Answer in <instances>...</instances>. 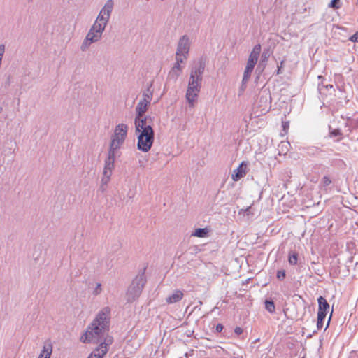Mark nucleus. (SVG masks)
I'll return each instance as SVG.
<instances>
[{"instance_id": "obj_11", "label": "nucleus", "mask_w": 358, "mask_h": 358, "mask_svg": "<svg viewBox=\"0 0 358 358\" xmlns=\"http://www.w3.org/2000/svg\"><path fill=\"white\" fill-rule=\"evenodd\" d=\"M248 163L245 161L242 162L238 167L234 171L231 178L234 181H238L243 178L247 173Z\"/></svg>"}, {"instance_id": "obj_21", "label": "nucleus", "mask_w": 358, "mask_h": 358, "mask_svg": "<svg viewBox=\"0 0 358 358\" xmlns=\"http://www.w3.org/2000/svg\"><path fill=\"white\" fill-rule=\"evenodd\" d=\"M277 278L280 280H283L285 278V271L283 270L278 271L277 273Z\"/></svg>"}, {"instance_id": "obj_16", "label": "nucleus", "mask_w": 358, "mask_h": 358, "mask_svg": "<svg viewBox=\"0 0 358 358\" xmlns=\"http://www.w3.org/2000/svg\"><path fill=\"white\" fill-rule=\"evenodd\" d=\"M327 315L323 313L322 312L317 313V327L318 329H321L324 327V320L326 317Z\"/></svg>"}, {"instance_id": "obj_25", "label": "nucleus", "mask_w": 358, "mask_h": 358, "mask_svg": "<svg viewBox=\"0 0 358 358\" xmlns=\"http://www.w3.org/2000/svg\"><path fill=\"white\" fill-rule=\"evenodd\" d=\"M45 352H46V354H45V357H43V355H39L38 358H50V351H49V350L48 349L46 350Z\"/></svg>"}, {"instance_id": "obj_3", "label": "nucleus", "mask_w": 358, "mask_h": 358, "mask_svg": "<svg viewBox=\"0 0 358 358\" xmlns=\"http://www.w3.org/2000/svg\"><path fill=\"white\" fill-rule=\"evenodd\" d=\"M146 119H135L136 130L138 133V148L143 152L150 150L154 141V131Z\"/></svg>"}, {"instance_id": "obj_24", "label": "nucleus", "mask_w": 358, "mask_h": 358, "mask_svg": "<svg viewBox=\"0 0 358 358\" xmlns=\"http://www.w3.org/2000/svg\"><path fill=\"white\" fill-rule=\"evenodd\" d=\"M350 41L353 42H358V32H356L350 37Z\"/></svg>"}, {"instance_id": "obj_4", "label": "nucleus", "mask_w": 358, "mask_h": 358, "mask_svg": "<svg viewBox=\"0 0 358 358\" xmlns=\"http://www.w3.org/2000/svg\"><path fill=\"white\" fill-rule=\"evenodd\" d=\"M203 68L200 66L199 68L192 70L191 72L188 87L186 93L187 100L190 105L193 107L194 103L196 101L198 94L200 92L201 85V74L203 73Z\"/></svg>"}, {"instance_id": "obj_28", "label": "nucleus", "mask_w": 358, "mask_h": 358, "mask_svg": "<svg viewBox=\"0 0 358 358\" xmlns=\"http://www.w3.org/2000/svg\"><path fill=\"white\" fill-rule=\"evenodd\" d=\"M222 329H223V326H222L221 324H218L216 326V330H217L218 332L222 331Z\"/></svg>"}, {"instance_id": "obj_26", "label": "nucleus", "mask_w": 358, "mask_h": 358, "mask_svg": "<svg viewBox=\"0 0 358 358\" xmlns=\"http://www.w3.org/2000/svg\"><path fill=\"white\" fill-rule=\"evenodd\" d=\"M234 332H235L236 334H238V335H239V334H242V332H243V329H242L241 327H236V328H235V329H234Z\"/></svg>"}, {"instance_id": "obj_10", "label": "nucleus", "mask_w": 358, "mask_h": 358, "mask_svg": "<svg viewBox=\"0 0 358 358\" xmlns=\"http://www.w3.org/2000/svg\"><path fill=\"white\" fill-rule=\"evenodd\" d=\"M152 100V93L151 92H147L143 94V99L139 101L136 106V113L137 116L136 118H140V119H146V117H143V115L148 110V106L150 105V103Z\"/></svg>"}, {"instance_id": "obj_22", "label": "nucleus", "mask_w": 358, "mask_h": 358, "mask_svg": "<svg viewBox=\"0 0 358 358\" xmlns=\"http://www.w3.org/2000/svg\"><path fill=\"white\" fill-rule=\"evenodd\" d=\"M338 3H339V0H332L330 3V6L332 8H339Z\"/></svg>"}, {"instance_id": "obj_23", "label": "nucleus", "mask_w": 358, "mask_h": 358, "mask_svg": "<svg viewBox=\"0 0 358 358\" xmlns=\"http://www.w3.org/2000/svg\"><path fill=\"white\" fill-rule=\"evenodd\" d=\"M282 124L283 130L287 133L288 131V129H289V122L284 121V122H282Z\"/></svg>"}, {"instance_id": "obj_17", "label": "nucleus", "mask_w": 358, "mask_h": 358, "mask_svg": "<svg viewBox=\"0 0 358 358\" xmlns=\"http://www.w3.org/2000/svg\"><path fill=\"white\" fill-rule=\"evenodd\" d=\"M265 308L271 313H273L275 310V306L273 301H266L265 302Z\"/></svg>"}, {"instance_id": "obj_32", "label": "nucleus", "mask_w": 358, "mask_h": 358, "mask_svg": "<svg viewBox=\"0 0 358 358\" xmlns=\"http://www.w3.org/2000/svg\"><path fill=\"white\" fill-rule=\"evenodd\" d=\"M357 2H358V0H357Z\"/></svg>"}, {"instance_id": "obj_15", "label": "nucleus", "mask_w": 358, "mask_h": 358, "mask_svg": "<svg viewBox=\"0 0 358 358\" xmlns=\"http://www.w3.org/2000/svg\"><path fill=\"white\" fill-rule=\"evenodd\" d=\"M208 232L209 229L208 228H199L194 231L192 236L199 238H204L208 236Z\"/></svg>"}, {"instance_id": "obj_18", "label": "nucleus", "mask_w": 358, "mask_h": 358, "mask_svg": "<svg viewBox=\"0 0 358 358\" xmlns=\"http://www.w3.org/2000/svg\"><path fill=\"white\" fill-rule=\"evenodd\" d=\"M48 349L50 351V357L51 354L52 352V345L50 343H46V344L44 345L43 350L41 351L40 355H43V357H45V354H46L45 350H48Z\"/></svg>"}, {"instance_id": "obj_8", "label": "nucleus", "mask_w": 358, "mask_h": 358, "mask_svg": "<svg viewBox=\"0 0 358 358\" xmlns=\"http://www.w3.org/2000/svg\"><path fill=\"white\" fill-rule=\"evenodd\" d=\"M145 284L143 275L137 276L129 287L127 294L129 300H134L138 297Z\"/></svg>"}, {"instance_id": "obj_1", "label": "nucleus", "mask_w": 358, "mask_h": 358, "mask_svg": "<svg viewBox=\"0 0 358 358\" xmlns=\"http://www.w3.org/2000/svg\"><path fill=\"white\" fill-rule=\"evenodd\" d=\"M110 315V308H103L88 327L85 334L81 336V341L84 343L99 342L108 330Z\"/></svg>"}, {"instance_id": "obj_31", "label": "nucleus", "mask_w": 358, "mask_h": 358, "mask_svg": "<svg viewBox=\"0 0 358 358\" xmlns=\"http://www.w3.org/2000/svg\"><path fill=\"white\" fill-rule=\"evenodd\" d=\"M280 68H281V66L278 67V72H277L278 74L280 73Z\"/></svg>"}, {"instance_id": "obj_20", "label": "nucleus", "mask_w": 358, "mask_h": 358, "mask_svg": "<svg viewBox=\"0 0 358 358\" xmlns=\"http://www.w3.org/2000/svg\"><path fill=\"white\" fill-rule=\"evenodd\" d=\"M298 257L296 254H293L289 257V262L291 264L295 265L297 263Z\"/></svg>"}, {"instance_id": "obj_7", "label": "nucleus", "mask_w": 358, "mask_h": 358, "mask_svg": "<svg viewBox=\"0 0 358 358\" xmlns=\"http://www.w3.org/2000/svg\"><path fill=\"white\" fill-rule=\"evenodd\" d=\"M128 127L124 124H119L116 126L113 136L110 149L117 150L120 148L124 141L127 134Z\"/></svg>"}, {"instance_id": "obj_27", "label": "nucleus", "mask_w": 358, "mask_h": 358, "mask_svg": "<svg viewBox=\"0 0 358 358\" xmlns=\"http://www.w3.org/2000/svg\"><path fill=\"white\" fill-rule=\"evenodd\" d=\"M5 51V47L3 45H0V57H2Z\"/></svg>"}, {"instance_id": "obj_19", "label": "nucleus", "mask_w": 358, "mask_h": 358, "mask_svg": "<svg viewBox=\"0 0 358 358\" xmlns=\"http://www.w3.org/2000/svg\"><path fill=\"white\" fill-rule=\"evenodd\" d=\"M332 181L329 176H324L321 180V185L326 187L331 184Z\"/></svg>"}, {"instance_id": "obj_2", "label": "nucleus", "mask_w": 358, "mask_h": 358, "mask_svg": "<svg viewBox=\"0 0 358 358\" xmlns=\"http://www.w3.org/2000/svg\"><path fill=\"white\" fill-rule=\"evenodd\" d=\"M113 7V2L111 0L108 1L103 9L100 11L95 23L87 34L85 43L96 42L101 38L102 32L109 19Z\"/></svg>"}, {"instance_id": "obj_13", "label": "nucleus", "mask_w": 358, "mask_h": 358, "mask_svg": "<svg viewBox=\"0 0 358 358\" xmlns=\"http://www.w3.org/2000/svg\"><path fill=\"white\" fill-rule=\"evenodd\" d=\"M184 294L180 290H176L174 292L166 299L168 304L175 303L180 301L183 298Z\"/></svg>"}, {"instance_id": "obj_5", "label": "nucleus", "mask_w": 358, "mask_h": 358, "mask_svg": "<svg viewBox=\"0 0 358 358\" xmlns=\"http://www.w3.org/2000/svg\"><path fill=\"white\" fill-rule=\"evenodd\" d=\"M189 50V38L183 36L179 41L176 51V62L169 73L170 76L177 78L181 72L182 68L180 64L187 59Z\"/></svg>"}, {"instance_id": "obj_9", "label": "nucleus", "mask_w": 358, "mask_h": 358, "mask_svg": "<svg viewBox=\"0 0 358 358\" xmlns=\"http://www.w3.org/2000/svg\"><path fill=\"white\" fill-rule=\"evenodd\" d=\"M115 150L110 149L108 152V157L105 162V167L103 170V178L102 182L107 184L110 180L112 171L114 167L115 162Z\"/></svg>"}, {"instance_id": "obj_14", "label": "nucleus", "mask_w": 358, "mask_h": 358, "mask_svg": "<svg viewBox=\"0 0 358 358\" xmlns=\"http://www.w3.org/2000/svg\"><path fill=\"white\" fill-rule=\"evenodd\" d=\"M317 301L319 304L318 313L322 312L327 315L329 309V304L323 296H320Z\"/></svg>"}, {"instance_id": "obj_6", "label": "nucleus", "mask_w": 358, "mask_h": 358, "mask_svg": "<svg viewBox=\"0 0 358 358\" xmlns=\"http://www.w3.org/2000/svg\"><path fill=\"white\" fill-rule=\"evenodd\" d=\"M261 50V45L257 44L251 51L243 73V81L247 82L250 78L251 73L252 72L254 67L258 61Z\"/></svg>"}, {"instance_id": "obj_29", "label": "nucleus", "mask_w": 358, "mask_h": 358, "mask_svg": "<svg viewBox=\"0 0 358 358\" xmlns=\"http://www.w3.org/2000/svg\"><path fill=\"white\" fill-rule=\"evenodd\" d=\"M101 285L100 284H98L97 285V287L96 289V294L99 293L101 292Z\"/></svg>"}, {"instance_id": "obj_30", "label": "nucleus", "mask_w": 358, "mask_h": 358, "mask_svg": "<svg viewBox=\"0 0 358 358\" xmlns=\"http://www.w3.org/2000/svg\"><path fill=\"white\" fill-rule=\"evenodd\" d=\"M330 320H331V316L329 317V320L327 321V323L326 327H325V329L329 327Z\"/></svg>"}, {"instance_id": "obj_12", "label": "nucleus", "mask_w": 358, "mask_h": 358, "mask_svg": "<svg viewBox=\"0 0 358 358\" xmlns=\"http://www.w3.org/2000/svg\"><path fill=\"white\" fill-rule=\"evenodd\" d=\"M107 352V344L105 343H101L99 347L88 357V358H103Z\"/></svg>"}]
</instances>
